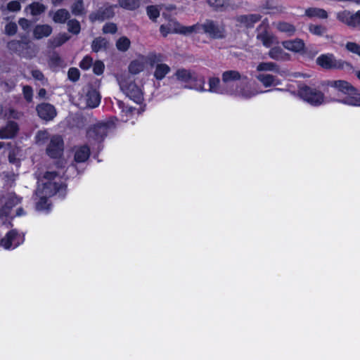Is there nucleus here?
<instances>
[{
    "label": "nucleus",
    "instance_id": "f257e3e1",
    "mask_svg": "<svg viewBox=\"0 0 360 360\" xmlns=\"http://www.w3.org/2000/svg\"><path fill=\"white\" fill-rule=\"evenodd\" d=\"M176 79L182 83L186 84V87L193 89L198 91H205L204 88L205 78L195 71L185 68L178 69L174 74Z\"/></svg>",
    "mask_w": 360,
    "mask_h": 360
},
{
    "label": "nucleus",
    "instance_id": "f03ea898",
    "mask_svg": "<svg viewBox=\"0 0 360 360\" xmlns=\"http://www.w3.org/2000/svg\"><path fill=\"white\" fill-rule=\"evenodd\" d=\"M316 63L322 69L326 70H345L349 72L353 70V66L350 63L342 59H337L333 53L321 54L316 58Z\"/></svg>",
    "mask_w": 360,
    "mask_h": 360
},
{
    "label": "nucleus",
    "instance_id": "7ed1b4c3",
    "mask_svg": "<svg viewBox=\"0 0 360 360\" xmlns=\"http://www.w3.org/2000/svg\"><path fill=\"white\" fill-rule=\"evenodd\" d=\"M298 95L303 101L313 106H319L324 101L323 93L304 84L299 86Z\"/></svg>",
    "mask_w": 360,
    "mask_h": 360
},
{
    "label": "nucleus",
    "instance_id": "20e7f679",
    "mask_svg": "<svg viewBox=\"0 0 360 360\" xmlns=\"http://www.w3.org/2000/svg\"><path fill=\"white\" fill-rule=\"evenodd\" d=\"M200 33L205 34L212 39H223L226 37L224 25L207 19L203 23H200Z\"/></svg>",
    "mask_w": 360,
    "mask_h": 360
},
{
    "label": "nucleus",
    "instance_id": "39448f33",
    "mask_svg": "<svg viewBox=\"0 0 360 360\" xmlns=\"http://www.w3.org/2000/svg\"><path fill=\"white\" fill-rule=\"evenodd\" d=\"M110 126L109 122H98L89 127L86 132L89 142L101 143L108 135Z\"/></svg>",
    "mask_w": 360,
    "mask_h": 360
},
{
    "label": "nucleus",
    "instance_id": "423d86ee",
    "mask_svg": "<svg viewBox=\"0 0 360 360\" xmlns=\"http://www.w3.org/2000/svg\"><path fill=\"white\" fill-rule=\"evenodd\" d=\"M122 91L132 101L140 103L143 100V93L141 89L130 78L122 79L120 82Z\"/></svg>",
    "mask_w": 360,
    "mask_h": 360
},
{
    "label": "nucleus",
    "instance_id": "0eeeda50",
    "mask_svg": "<svg viewBox=\"0 0 360 360\" xmlns=\"http://www.w3.org/2000/svg\"><path fill=\"white\" fill-rule=\"evenodd\" d=\"M328 86L337 89L342 93L345 96L342 99H336L337 101L345 104V101L349 97H355L357 94V89L353 86L349 82L345 80H331L327 82Z\"/></svg>",
    "mask_w": 360,
    "mask_h": 360
},
{
    "label": "nucleus",
    "instance_id": "6e6552de",
    "mask_svg": "<svg viewBox=\"0 0 360 360\" xmlns=\"http://www.w3.org/2000/svg\"><path fill=\"white\" fill-rule=\"evenodd\" d=\"M64 141L60 135H53L46 148V155L51 159L60 158L63 155Z\"/></svg>",
    "mask_w": 360,
    "mask_h": 360
},
{
    "label": "nucleus",
    "instance_id": "1a4fd4ad",
    "mask_svg": "<svg viewBox=\"0 0 360 360\" xmlns=\"http://www.w3.org/2000/svg\"><path fill=\"white\" fill-rule=\"evenodd\" d=\"M116 4L108 5L100 7L95 11L91 12L89 15L90 22H95L96 21L103 22L105 20L111 19L115 15V8H117Z\"/></svg>",
    "mask_w": 360,
    "mask_h": 360
},
{
    "label": "nucleus",
    "instance_id": "9d476101",
    "mask_svg": "<svg viewBox=\"0 0 360 360\" xmlns=\"http://www.w3.org/2000/svg\"><path fill=\"white\" fill-rule=\"evenodd\" d=\"M4 200V207L0 211V224L8 227L11 224V217L7 210H10L12 207L17 205L20 200L15 194H9Z\"/></svg>",
    "mask_w": 360,
    "mask_h": 360
},
{
    "label": "nucleus",
    "instance_id": "9b49d317",
    "mask_svg": "<svg viewBox=\"0 0 360 360\" xmlns=\"http://www.w3.org/2000/svg\"><path fill=\"white\" fill-rule=\"evenodd\" d=\"M336 18L349 27H356L360 25V11L355 13L347 10L341 11L337 13Z\"/></svg>",
    "mask_w": 360,
    "mask_h": 360
},
{
    "label": "nucleus",
    "instance_id": "f8f14e48",
    "mask_svg": "<svg viewBox=\"0 0 360 360\" xmlns=\"http://www.w3.org/2000/svg\"><path fill=\"white\" fill-rule=\"evenodd\" d=\"M36 110L38 116L46 122L53 120L57 115L55 107L48 103L38 104Z\"/></svg>",
    "mask_w": 360,
    "mask_h": 360
},
{
    "label": "nucleus",
    "instance_id": "ddd939ff",
    "mask_svg": "<svg viewBox=\"0 0 360 360\" xmlns=\"http://www.w3.org/2000/svg\"><path fill=\"white\" fill-rule=\"evenodd\" d=\"M66 186L54 181H46L43 184L42 189L39 191L42 195L52 197L60 191H65Z\"/></svg>",
    "mask_w": 360,
    "mask_h": 360
},
{
    "label": "nucleus",
    "instance_id": "4468645a",
    "mask_svg": "<svg viewBox=\"0 0 360 360\" xmlns=\"http://www.w3.org/2000/svg\"><path fill=\"white\" fill-rule=\"evenodd\" d=\"M91 150L87 144H84L76 148L74 155V160L77 163L85 162L90 157Z\"/></svg>",
    "mask_w": 360,
    "mask_h": 360
},
{
    "label": "nucleus",
    "instance_id": "2eb2a0df",
    "mask_svg": "<svg viewBox=\"0 0 360 360\" xmlns=\"http://www.w3.org/2000/svg\"><path fill=\"white\" fill-rule=\"evenodd\" d=\"M101 95L99 92L93 88L88 90L85 96L86 106L91 108H95L101 103Z\"/></svg>",
    "mask_w": 360,
    "mask_h": 360
},
{
    "label": "nucleus",
    "instance_id": "dca6fc26",
    "mask_svg": "<svg viewBox=\"0 0 360 360\" xmlns=\"http://www.w3.org/2000/svg\"><path fill=\"white\" fill-rule=\"evenodd\" d=\"M52 31V27L49 25H37L32 30V36L35 39H41L50 36Z\"/></svg>",
    "mask_w": 360,
    "mask_h": 360
},
{
    "label": "nucleus",
    "instance_id": "f3484780",
    "mask_svg": "<svg viewBox=\"0 0 360 360\" xmlns=\"http://www.w3.org/2000/svg\"><path fill=\"white\" fill-rule=\"evenodd\" d=\"M283 46L290 51L299 53L303 51L305 48L304 42L301 39H295L294 40H286L282 42Z\"/></svg>",
    "mask_w": 360,
    "mask_h": 360
},
{
    "label": "nucleus",
    "instance_id": "a211bd4d",
    "mask_svg": "<svg viewBox=\"0 0 360 360\" xmlns=\"http://www.w3.org/2000/svg\"><path fill=\"white\" fill-rule=\"evenodd\" d=\"M262 19L260 14H248L241 15L237 17L236 20L238 22L243 24L248 28H252L254 25Z\"/></svg>",
    "mask_w": 360,
    "mask_h": 360
},
{
    "label": "nucleus",
    "instance_id": "6ab92c4d",
    "mask_svg": "<svg viewBox=\"0 0 360 360\" xmlns=\"http://www.w3.org/2000/svg\"><path fill=\"white\" fill-rule=\"evenodd\" d=\"M17 234L15 231H9L6 236L0 241V246L6 250L14 249L18 246L19 243L16 241Z\"/></svg>",
    "mask_w": 360,
    "mask_h": 360
},
{
    "label": "nucleus",
    "instance_id": "aec40b11",
    "mask_svg": "<svg viewBox=\"0 0 360 360\" xmlns=\"http://www.w3.org/2000/svg\"><path fill=\"white\" fill-rule=\"evenodd\" d=\"M276 27L280 32L285 33L288 37H292L296 32V27L293 24L285 21H279Z\"/></svg>",
    "mask_w": 360,
    "mask_h": 360
},
{
    "label": "nucleus",
    "instance_id": "412c9836",
    "mask_svg": "<svg viewBox=\"0 0 360 360\" xmlns=\"http://www.w3.org/2000/svg\"><path fill=\"white\" fill-rule=\"evenodd\" d=\"M17 131V124L15 122H11L4 128L0 130V139L13 138Z\"/></svg>",
    "mask_w": 360,
    "mask_h": 360
},
{
    "label": "nucleus",
    "instance_id": "4be33fe9",
    "mask_svg": "<svg viewBox=\"0 0 360 360\" xmlns=\"http://www.w3.org/2000/svg\"><path fill=\"white\" fill-rule=\"evenodd\" d=\"M171 71L170 67L165 63L157 64L153 73L154 77L158 80H162L165 76Z\"/></svg>",
    "mask_w": 360,
    "mask_h": 360
},
{
    "label": "nucleus",
    "instance_id": "5701e85b",
    "mask_svg": "<svg viewBox=\"0 0 360 360\" xmlns=\"http://www.w3.org/2000/svg\"><path fill=\"white\" fill-rule=\"evenodd\" d=\"M108 46V40L102 37H96L91 43V49L93 52L98 53L101 51H105Z\"/></svg>",
    "mask_w": 360,
    "mask_h": 360
},
{
    "label": "nucleus",
    "instance_id": "b1692460",
    "mask_svg": "<svg viewBox=\"0 0 360 360\" xmlns=\"http://www.w3.org/2000/svg\"><path fill=\"white\" fill-rule=\"evenodd\" d=\"M305 15L309 18H318L320 19H326L328 16L326 10L319 8H308L305 10Z\"/></svg>",
    "mask_w": 360,
    "mask_h": 360
},
{
    "label": "nucleus",
    "instance_id": "393cba45",
    "mask_svg": "<svg viewBox=\"0 0 360 360\" xmlns=\"http://www.w3.org/2000/svg\"><path fill=\"white\" fill-rule=\"evenodd\" d=\"M257 39L262 42L264 46L270 48L274 44L275 37L273 34L264 30L257 34Z\"/></svg>",
    "mask_w": 360,
    "mask_h": 360
},
{
    "label": "nucleus",
    "instance_id": "a878e982",
    "mask_svg": "<svg viewBox=\"0 0 360 360\" xmlns=\"http://www.w3.org/2000/svg\"><path fill=\"white\" fill-rule=\"evenodd\" d=\"M45 10V6L39 2H33L28 5L25 9L26 12L30 11V14L33 16L41 15Z\"/></svg>",
    "mask_w": 360,
    "mask_h": 360
},
{
    "label": "nucleus",
    "instance_id": "bb28decb",
    "mask_svg": "<svg viewBox=\"0 0 360 360\" xmlns=\"http://www.w3.org/2000/svg\"><path fill=\"white\" fill-rule=\"evenodd\" d=\"M69 18L70 13L65 8H60L57 10L53 16V20L56 23H65L66 20Z\"/></svg>",
    "mask_w": 360,
    "mask_h": 360
},
{
    "label": "nucleus",
    "instance_id": "cd10ccee",
    "mask_svg": "<svg viewBox=\"0 0 360 360\" xmlns=\"http://www.w3.org/2000/svg\"><path fill=\"white\" fill-rule=\"evenodd\" d=\"M49 196L43 195L36 202V209L39 211H46L49 212L51 209V204L48 200Z\"/></svg>",
    "mask_w": 360,
    "mask_h": 360
},
{
    "label": "nucleus",
    "instance_id": "c85d7f7f",
    "mask_svg": "<svg viewBox=\"0 0 360 360\" xmlns=\"http://www.w3.org/2000/svg\"><path fill=\"white\" fill-rule=\"evenodd\" d=\"M241 79L240 73L237 70H227L222 73V81L227 83L232 81H238Z\"/></svg>",
    "mask_w": 360,
    "mask_h": 360
},
{
    "label": "nucleus",
    "instance_id": "c756f323",
    "mask_svg": "<svg viewBox=\"0 0 360 360\" xmlns=\"http://www.w3.org/2000/svg\"><path fill=\"white\" fill-rule=\"evenodd\" d=\"M269 56L274 60H279L285 59L288 54L280 46H274L269 50Z\"/></svg>",
    "mask_w": 360,
    "mask_h": 360
},
{
    "label": "nucleus",
    "instance_id": "7c9ffc66",
    "mask_svg": "<svg viewBox=\"0 0 360 360\" xmlns=\"http://www.w3.org/2000/svg\"><path fill=\"white\" fill-rule=\"evenodd\" d=\"M257 70L262 71H273L275 72H279L278 65L274 62H262L257 66Z\"/></svg>",
    "mask_w": 360,
    "mask_h": 360
},
{
    "label": "nucleus",
    "instance_id": "2f4dec72",
    "mask_svg": "<svg viewBox=\"0 0 360 360\" xmlns=\"http://www.w3.org/2000/svg\"><path fill=\"white\" fill-rule=\"evenodd\" d=\"M118 4L124 9L134 11L140 6V0H118Z\"/></svg>",
    "mask_w": 360,
    "mask_h": 360
},
{
    "label": "nucleus",
    "instance_id": "473e14b6",
    "mask_svg": "<svg viewBox=\"0 0 360 360\" xmlns=\"http://www.w3.org/2000/svg\"><path fill=\"white\" fill-rule=\"evenodd\" d=\"M115 45L118 51L125 52L129 49L131 41L128 37L122 36L117 40Z\"/></svg>",
    "mask_w": 360,
    "mask_h": 360
},
{
    "label": "nucleus",
    "instance_id": "72a5a7b5",
    "mask_svg": "<svg viewBox=\"0 0 360 360\" xmlns=\"http://www.w3.org/2000/svg\"><path fill=\"white\" fill-rule=\"evenodd\" d=\"M177 32L184 35H188L193 32L200 33V23L198 22L191 26H181Z\"/></svg>",
    "mask_w": 360,
    "mask_h": 360
},
{
    "label": "nucleus",
    "instance_id": "f704fd0d",
    "mask_svg": "<svg viewBox=\"0 0 360 360\" xmlns=\"http://www.w3.org/2000/svg\"><path fill=\"white\" fill-rule=\"evenodd\" d=\"M129 72L132 75H137L141 72L144 69L143 63L138 60H134L131 61L128 67Z\"/></svg>",
    "mask_w": 360,
    "mask_h": 360
},
{
    "label": "nucleus",
    "instance_id": "c9c22d12",
    "mask_svg": "<svg viewBox=\"0 0 360 360\" xmlns=\"http://www.w3.org/2000/svg\"><path fill=\"white\" fill-rule=\"evenodd\" d=\"M257 79L265 87H270L274 84L275 77L269 74H259Z\"/></svg>",
    "mask_w": 360,
    "mask_h": 360
},
{
    "label": "nucleus",
    "instance_id": "e433bc0d",
    "mask_svg": "<svg viewBox=\"0 0 360 360\" xmlns=\"http://www.w3.org/2000/svg\"><path fill=\"white\" fill-rule=\"evenodd\" d=\"M71 11L75 15H82L84 11L83 0H75V2L71 6Z\"/></svg>",
    "mask_w": 360,
    "mask_h": 360
},
{
    "label": "nucleus",
    "instance_id": "4c0bfd02",
    "mask_svg": "<svg viewBox=\"0 0 360 360\" xmlns=\"http://www.w3.org/2000/svg\"><path fill=\"white\" fill-rule=\"evenodd\" d=\"M68 30L73 34H78L81 31V25L76 19H71L68 22Z\"/></svg>",
    "mask_w": 360,
    "mask_h": 360
},
{
    "label": "nucleus",
    "instance_id": "58836bf2",
    "mask_svg": "<svg viewBox=\"0 0 360 360\" xmlns=\"http://www.w3.org/2000/svg\"><path fill=\"white\" fill-rule=\"evenodd\" d=\"M146 60L151 67H153L155 64H159L158 63L162 61V55L151 52L146 56Z\"/></svg>",
    "mask_w": 360,
    "mask_h": 360
},
{
    "label": "nucleus",
    "instance_id": "ea45409f",
    "mask_svg": "<svg viewBox=\"0 0 360 360\" xmlns=\"http://www.w3.org/2000/svg\"><path fill=\"white\" fill-rule=\"evenodd\" d=\"M309 31L314 35L321 37L326 32V27L321 25L310 24L309 25Z\"/></svg>",
    "mask_w": 360,
    "mask_h": 360
},
{
    "label": "nucleus",
    "instance_id": "a19ab883",
    "mask_svg": "<svg viewBox=\"0 0 360 360\" xmlns=\"http://www.w3.org/2000/svg\"><path fill=\"white\" fill-rule=\"evenodd\" d=\"M49 139V134L46 130H39L35 136V141L37 144H44Z\"/></svg>",
    "mask_w": 360,
    "mask_h": 360
},
{
    "label": "nucleus",
    "instance_id": "79ce46f5",
    "mask_svg": "<svg viewBox=\"0 0 360 360\" xmlns=\"http://www.w3.org/2000/svg\"><path fill=\"white\" fill-rule=\"evenodd\" d=\"M146 12L148 18L153 22H156L160 16V10L155 6H147Z\"/></svg>",
    "mask_w": 360,
    "mask_h": 360
},
{
    "label": "nucleus",
    "instance_id": "37998d69",
    "mask_svg": "<svg viewBox=\"0 0 360 360\" xmlns=\"http://www.w3.org/2000/svg\"><path fill=\"white\" fill-rule=\"evenodd\" d=\"M117 103L119 109L120 110L121 116L123 117L125 115L126 117H128V115L132 114L134 110L133 108L126 105L123 101L120 100L117 101Z\"/></svg>",
    "mask_w": 360,
    "mask_h": 360
},
{
    "label": "nucleus",
    "instance_id": "c03bdc74",
    "mask_svg": "<svg viewBox=\"0 0 360 360\" xmlns=\"http://www.w3.org/2000/svg\"><path fill=\"white\" fill-rule=\"evenodd\" d=\"M207 4L214 11H221L226 4V0H207Z\"/></svg>",
    "mask_w": 360,
    "mask_h": 360
},
{
    "label": "nucleus",
    "instance_id": "a18cd8bd",
    "mask_svg": "<svg viewBox=\"0 0 360 360\" xmlns=\"http://www.w3.org/2000/svg\"><path fill=\"white\" fill-rule=\"evenodd\" d=\"M68 79L73 82H77L80 77L79 70L77 68H70L68 72Z\"/></svg>",
    "mask_w": 360,
    "mask_h": 360
},
{
    "label": "nucleus",
    "instance_id": "49530a36",
    "mask_svg": "<svg viewBox=\"0 0 360 360\" xmlns=\"http://www.w3.org/2000/svg\"><path fill=\"white\" fill-rule=\"evenodd\" d=\"M102 31L104 34H115L117 31V26L114 22H107L102 28Z\"/></svg>",
    "mask_w": 360,
    "mask_h": 360
},
{
    "label": "nucleus",
    "instance_id": "de8ad7c7",
    "mask_svg": "<svg viewBox=\"0 0 360 360\" xmlns=\"http://www.w3.org/2000/svg\"><path fill=\"white\" fill-rule=\"evenodd\" d=\"M70 39V37L66 33L60 34L53 39V45L56 47L62 46Z\"/></svg>",
    "mask_w": 360,
    "mask_h": 360
},
{
    "label": "nucleus",
    "instance_id": "09e8293b",
    "mask_svg": "<svg viewBox=\"0 0 360 360\" xmlns=\"http://www.w3.org/2000/svg\"><path fill=\"white\" fill-rule=\"evenodd\" d=\"M93 64V59L89 56H86L79 63V67L84 70H89Z\"/></svg>",
    "mask_w": 360,
    "mask_h": 360
},
{
    "label": "nucleus",
    "instance_id": "8fccbe9b",
    "mask_svg": "<svg viewBox=\"0 0 360 360\" xmlns=\"http://www.w3.org/2000/svg\"><path fill=\"white\" fill-rule=\"evenodd\" d=\"M220 83L219 77H213L209 79V91L210 92H217V89Z\"/></svg>",
    "mask_w": 360,
    "mask_h": 360
},
{
    "label": "nucleus",
    "instance_id": "3c124183",
    "mask_svg": "<svg viewBox=\"0 0 360 360\" xmlns=\"http://www.w3.org/2000/svg\"><path fill=\"white\" fill-rule=\"evenodd\" d=\"M347 51L360 56V45L356 42L349 41L345 46Z\"/></svg>",
    "mask_w": 360,
    "mask_h": 360
},
{
    "label": "nucleus",
    "instance_id": "603ef678",
    "mask_svg": "<svg viewBox=\"0 0 360 360\" xmlns=\"http://www.w3.org/2000/svg\"><path fill=\"white\" fill-rule=\"evenodd\" d=\"M105 69L104 63L101 60H96L93 65V72L96 75L103 73Z\"/></svg>",
    "mask_w": 360,
    "mask_h": 360
},
{
    "label": "nucleus",
    "instance_id": "864d4df0",
    "mask_svg": "<svg viewBox=\"0 0 360 360\" xmlns=\"http://www.w3.org/2000/svg\"><path fill=\"white\" fill-rule=\"evenodd\" d=\"M346 105L360 106V94H356L355 97H349L345 101Z\"/></svg>",
    "mask_w": 360,
    "mask_h": 360
},
{
    "label": "nucleus",
    "instance_id": "5fc2aeb1",
    "mask_svg": "<svg viewBox=\"0 0 360 360\" xmlns=\"http://www.w3.org/2000/svg\"><path fill=\"white\" fill-rule=\"evenodd\" d=\"M33 90L30 86L24 85V100L30 103L32 101Z\"/></svg>",
    "mask_w": 360,
    "mask_h": 360
},
{
    "label": "nucleus",
    "instance_id": "6e6d98bb",
    "mask_svg": "<svg viewBox=\"0 0 360 360\" xmlns=\"http://www.w3.org/2000/svg\"><path fill=\"white\" fill-rule=\"evenodd\" d=\"M49 63L53 66L60 67L62 65L63 60L58 53H54L51 56Z\"/></svg>",
    "mask_w": 360,
    "mask_h": 360
},
{
    "label": "nucleus",
    "instance_id": "4d7b16f0",
    "mask_svg": "<svg viewBox=\"0 0 360 360\" xmlns=\"http://www.w3.org/2000/svg\"><path fill=\"white\" fill-rule=\"evenodd\" d=\"M19 152H20V150L18 148L13 149L9 151V155H8V158H9L10 162L16 164L18 167H20V162L19 160H17L15 158V155H16V154L19 153Z\"/></svg>",
    "mask_w": 360,
    "mask_h": 360
},
{
    "label": "nucleus",
    "instance_id": "13d9d810",
    "mask_svg": "<svg viewBox=\"0 0 360 360\" xmlns=\"http://www.w3.org/2000/svg\"><path fill=\"white\" fill-rule=\"evenodd\" d=\"M17 25L14 22H9L6 25L5 32L8 35H13L17 32Z\"/></svg>",
    "mask_w": 360,
    "mask_h": 360
},
{
    "label": "nucleus",
    "instance_id": "bf43d9fd",
    "mask_svg": "<svg viewBox=\"0 0 360 360\" xmlns=\"http://www.w3.org/2000/svg\"><path fill=\"white\" fill-rule=\"evenodd\" d=\"M7 8L9 11H20V4L18 1H11L8 6H7Z\"/></svg>",
    "mask_w": 360,
    "mask_h": 360
},
{
    "label": "nucleus",
    "instance_id": "052dcab7",
    "mask_svg": "<svg viewBox=\"0 0 360 360\" xmlns=\"http://www.w3.org/2000/svg\"><path fill=\"white\" fill-rule=\"evenodd\" d=\"M32 75L37 80H39V81L44 80V74L42 73L41 71H40L39 70H32Z\"/></svg>",
    "mask_w": 360,
    "mask_h": 360
},
{
    "label": "nucleus",
    "instance_id": "680f3d73",
    "mask_svg": "<svg viewBox=\"0 0 360 360\" xmlns=\"http://www.w3.org/2000/svg\"><path fill=\"white\" fill-rule=\"evenodd\" d=\"M57 175L58 174L56 172H46L44 175V178L46 179L47 181H53Z\"/></svg>",
    "mask_w": 360,
    "mask_h": 360
},
{
    "label": "nucleus",
    "instance_id": "e2e57ef3",
    "mask_svg": "<svg viewBox=\"0 0 360 360\" xmlns=\"http://www.w3.org/2000/svg\"><path fill=\"white\" fill-rule=\"evenodd\" d=\"M273 0H266L265 3L263 4L262 8L265 9H276V7L273 5Z\"/></svg>",
    "mask_w": 360,
    "mask_h": 360
},
{
    "label": "nucleus",
    "instance_id": "0e129e2a",
    "mask_svg": "<svg viewBox=\"0 0 360 360\" xmlns=\"http://www.w3.org/2000/svg\"><path fill=\"white\" fill-rule=\"evenodd\" d=\"M160 31L162 36L166 37L169 33V28L164 25H160Z\"/></svg>",
    "mask_w": 360,
    "mask_h": 360
},
{
    "label": "nucleus",
    "instance_id": "69168bd1",
    "mask_svg": "<svg viewBox=\"0 0 360 360\" xmlns=\"http://www.w3.org/2000/svg\"><path fill=\"white\" fill-rule=\"evenodd\" d=\"M46 90L44 88H41L39 91H38V93H37V97L39 98V99H42V98H44L46 97Z\"/></svg>",
    "mask_w": 360,
    "mask_h": 360
},
{
    "label": "nucleus",
    "instance_id": "338daca9",
    "mask_svg": "<svg viewBox=\"0 0 360 360\" xmlns=\"http://www.w3.org/2000/svg\"><path fill=\"white\" fill-rule=\"evenodd\" d=\"M63 0H52V2L54 5H57L60 4Z\"/></svg>",
    "mask_w": 360,
    "mask_h": 360
},
{
    "label": "nucleus",
    "instance_id": "774afa93",
    "mask_svg": "<svg viewBox=\"0 0 360 360\" xmlns=\"http://www.w3.org/2000/svg\"><path fill=\"white\" fill-rule=\"evenodd\" d=\"M16 115H17V113L14 110L11 111V117L15 118Z\"/></svg>",
    "mask_w": 360,
    "mask_h": 360
}]
</instances>
